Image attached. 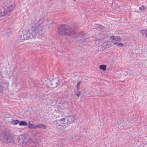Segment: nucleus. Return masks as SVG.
<instances>
[{
	"mask_svg": "<svg viewBox=\"0 0 147 147\" xmlns=\"http://www.w3.org/2000/svg\"><path fill=\"white\" fill-rule=\"evenodd\" d=\"M58 80H53L49 82V86L51 88H55L58 85Z\"/></svg>",
	"mask_w": 147,
	"mask_h": 147,
	"instance_id": "423d86ee",
	"label": "nucleus"
},
{
	"mask_svg": "<svg viewBox=\"0 0 147 147\" xmlns=\"http://www.w3.org/2000/svg\"><path fill=\"white\" fill-rule=\"evenodd\" d=\"M18 120H13L11 122V123L14 125H17L19 122Z\"/></svg>",
	"mask_w": 147,
	"mask_h": 147,
	"instance_id": "4468645a",
	"label": "nucleus"
},
{
	"mask_svg": "<svg viewBox=\"0 0 147 147\" xmlns=\"http://www.w3.org/2000/svg\"><path fill=\"white\" fill-rule=\"evenodd\" d=\"M32 30L30 33L28 30L22 29L19 32V38L22 40H27L30 37L31 34L32 35H35L38 34L41 35L42 34V30L40 26V25H35L34 27H32Z\"/></svg>",
	"mask_w": 147,
	"mask_h": 147,
	"instance_id": "f257e3e1",
	"label": "nucleus"
},
{
	"mask_svg": "<svg viewBox=\"0 0 147 147\" xmlns=\"http://www.w3.org/2000/svg\"><path fill=\"white\" fill-rule=\"evenodd\" d=\"M114 44H117V46H119L121 47H123L124 46L123 44L122 43H118L117 42H115V43H114Z\"/></svg>",
	"mask_w": 147,
	"mask_h": 147,
	"instance_id": "dca6fc26",
	"label": "nucleus"
},
{
	"mask_svg": "<svg viewBox=\"0 0 147 147\" xmlns=\"http://www.w3.org/2000/svg\"><path fill=\"white\" fill-rule=\"evenodd\" d=\"M20 126H26L27 125V123L25 121H21L19 124Z\"/></svg>",
	"mask_w": 147,
	"mask_h": 147,
	"instance_id": "ddd939ff",
	"label": "nucleus"
},
{
	"mask_svg": "<svg viewBox=\"0 0 147 147\" xmlns=\"http://www.w3.org/2000/svg\"><path fill=\"white\" fill-rule=\"evenodd\" d=\"M142 32L143 36H145L146 37H147V30H142Z\"/></svg>",
	"mask_w": 147,
	"mask_h": 147,
	"instance_id": "2eb2a0df",
	"label": "nucleus"
},
{
	"mask_svg": "<svg viewBox=\"0 0 147 147\" xmlns=\"http://www.w3.org/2000/svg\"><path fill=\"white\" fill-rule=\"evenodd\" d=\"M99 68L101 70L105 71L107 69V66L105 65H100L99 66Z\"/></svg>",
	"mask_w": 147,
	"mask_h": 147,
	"instance_id": "f8f14e48",
	"label": "nucleus"
},
{
	"mask_svg": "<svg viewBox=\"0 0 147 147\" xmlns=\"http://www.w3.org/2000/svg\"><path fill=\"white\" fill-rule=\"evenodd\" d=\"M76 95L78 97L80 95V92L79 91L76 94Z\"/></svg>",
	"mask_w": 147,
	"mask_h": 147,
	"instance_id": "aec40b11",
	"label": "nucleus"
},
{
	"mask_svg": "<svg viewBox=\"0 0 147 147\" xmlns=\"http://www.w3.org/2000/svg\"><path fill=\"white\" fill-rule=\"evenodd\" d=\"M28 128L30 129H36L37 128L36 125H35L34 124L31 123L30 122H29L28 123Z\"/></svg>",
	"mask_w": 147,
	"mask_h": 147,
	"instance_id": "1a4fd4ad",
	"label": "nucleus"
},
{
	"mask_svg": "<svg viewBox=\"0 0 147 147\" xmlns=\"http://www.w3.org/2000/svg\"><path fill=\"white\" fill-rule=\"evenodd\" d=\"M0 140L7 143H11L14 141L13 136L6 133H4L0 136Z\"/></svg>",
	"mask_w": 147,
	"mask_h": 147,
	"instance_id": "20e7f679",
	"label": "nucleus"
},
{
	"mask_svg": "<svg viewBox=\"0 0 147 147\" xmlns=\"http://www.w3.org/2000/svg\"><path fill=\"white\" fill-rule=\"evenodd\" d=\"M22 138V140L20 138L19 139V143L20 144H22L24 142H28L30 139V137L28 135H26L23 136Z\"/></svg>",
	"mask_w": 147,
	"mask_h": 147,
	"instance_id": "39448f33",
	"label": "nucleus"
},
{
	"mask_svg": "<svg viewBox=\"0 0 147 147\" xmlns=\"http://www.w3.org/2000/svg\"><path fill=\"white\" fill-rule=\"evenodd\" d=\"M145 7L144 6L142 5L139 7V9L140 10H142L143 9H144Z\"/></svg>",
	"mask_w": 147,
	"mask_h": 147,
	"instance_id": "6ab92c4d",
	"label": "nucleus"
},
{
	"mask_svg": "<svg viewBox=\"0 0 147 147\" xmlns=\"http://www.w3.org/2000/svg\"><path fill=\"white\" fill-rule=\"evenodd\" d=\"M65 119H66V118L62 119H60V122L61 124H65Z\"/></svg>",
	"mask_w": 147,
	"mask_h": 147,
	"instance_id": "f3484780",
	"label": "nucleus"
},
{
	"mask_svg": "<svg viewBox=\"0 0 147 147\" xmlns=\"http://www.w3.org/2000/svg\"><path fill=\"white\" fill-rule=\"evenodd\" d=\"M37 128H43V129H45L46 128V126L42 123L39 124L38 125H36Z\"/></svg>",
	"mask_w": 147,
	"mask_h": 147,
	"instance_id": "9d476101",
	"label": "nucleus"
},
{
	"mask_svg": "<svg viewBox=\"0 0 147 147\" xmlns=\"http://www.w3.org/2000/svg\"><path fill=\"white\" fill-rule=\"evenodd\" d=\"M66 118L67 120L68 123L69 124L73 123L75 120V117L73 115L67 117Z\"/></svg>",
	"mask_w": 147,
	"mask_h": 147,
	"instance_id": "6e6552de",
	"label": "nucleus"
},
{
	"mask_svg": "<svg viewBox=\"0 0 147 147\" xmlns=\"http://www.w3.org/2000/svg\"><path fill=\"white\" fill-rule=\"evenodd\" d=\"M16 6V4L14 2L11 1L6 2L4 3V8H0V18L12 11Z\"/></svg>",
	"mask_w": 147,
	"mask_h": 147,
	"instance_id": "f03ea898",
	"label": "nucleus"
},
{
	"mask_svg": "<svg viewBox=\"0 0 147 147\" xmlns=\"http://www.w3.org/2000/svg\"><path fill=\"white\" fill-rule=\"evenodd\" d=\"M58 33L61 35L73 36L75 32L68 26L65 25L60 26L58 28Z\"/></svg>",
	"mask_w": 147,
	"mask_h": 147,
	"instance_id": "7ed1b4c3",
	"label": "nucleus"
},
{
	"mask_svg": "<svg viewBox=\"0 0 147 147\" xmlns=\"http://www.w3.org/2000/svg\"><path fill=\"white\" fill-rule=\"evenodd\" d=\"M104 44L105 45L106 44L108 46V47H111L113 45L112 41H107L105 42Z\"/></svg>",
	"mask_w": 147,
	"mask_h": 147,
	"instance_id": "9b49d317",
	"label": "nucleus"
},
{
	"mask_svg": "<svg viewBox=\"0 0 147 147\" xmlns=\"http://www.w3.org/2000/svg\"><path fill=\"white\" fill-rule=\"evenodd\" d=\"M3 91V89L1 86H0V94Z\"/></svg>",
	"mask_w": 147,
	"mask_h": 147,
	"instance_id": "412c9836",
	"label": "nucleus"
},
{
	"mask_svg": "<svg viewBox=\"0 0 147 147\" xmlns=\"http://www.w3.org/2000/svg\"><path fill=\"white\" fill-rule=\"evenodd\" d=\"M82 82H78L77 84V88L78 90H79L80 84Z\"/></svg>",
	"mask_w": 147,
	"mask_h": 147,
	"instance_id": "a211bd4d",
	"label": "nucleus"
},
{
	"mask_svg": "<svg viewBox=\"0 0 147 147\" xmlns=\"http://www.w3.org/2000/svg\"><path fill=\"white\" fill-rule=\"evenodd\" d=\"M110 39L114 44V41L119 42L121 41V39L120 36H112L110 37Z\"/></svg>",
	"mask_w": 147,
	"mask_h": 147,
	"instance_id": "0eeeda50",
	"label": "nucleus"
}]
</instances>
